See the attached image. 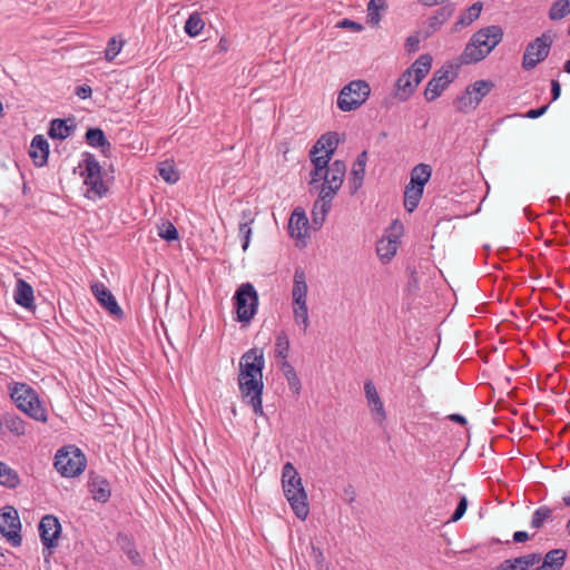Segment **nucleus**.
<instances>
[{
    "mask_svg": "<svg viewBox=\"0 0 570 570\" xmlns=\"http://www.w3.org/2000/svg\"><path fill=\"white\" fill-rule=\"evenodd\" d=\"M264 367V351L258 347L249 348L239 360L238 389L243 400L252 406L256 415L264 414L262 403Z\"/></svg>",
    "mask_w": 570,
    "mask_h": 570,
    "instance_id": "1",
    "label": "nucleus"
},
{
    "mask_svg": "<svg viewBox=\"0 0 570 570\" xmlns=\"http://www.w3.org/2000/svg\"><path fill=\"white\" fill-rule=\"evenodd\" d=\"M346 174V165L343 160H334L326 168V178L320 186V195L312 209V223L320 228L332 208V202L340 190Z\"/></svg>",
    "mask_w": 570,
    "mask_h": 570,
    "instance_id": "2",
    "label": "nucleus"
},
{
    "mask_svg": "<svg viewBox=\"0 0 570 570\" xmlns=\"http://www.w3.org/2000/svg\"><path fill=\"white\" fill-rule=\"evenodd\" d=\"M282 488L294 514L299 520L304 521L309 513L307 493L304 489L302 478L291 462L283 465Z\"/></svg>",
    "mask_w": 570,
    "mask_h": 570,
    "instance_id": "3",
    "label": "nucleus"
},
{
    "mask_svg": "<svg viewBox=\"0 0 570 570\" xmlns=\"http://www.w3.org/2000/svg\"><path fill=\"white\" fill-rule=\"evenodd\" d=\"M503 30L500 26H489L475 32L461 55L463 63H475L483 60L502 40Z\"/></svg>",
    "mask_w": 570,
    "mask_h": 570,
    "instance_id": "4",
    "label": "nucleus"
},
{
    "mask_svg": "<svg viewBox=\"0 0 570 570\" xmlns=\"http://www.w3.org/2000/svg\"><path fill=\"white\" fill-rule=\"evenodd\" d=\"M10 396L17 407L29 417L38 422H47L48 415L46 409L41 405L37 392L26 383H14L10 387Z\"/></svg>",
    "mask_w": 570,
    "mask_h": 570,
    "instance_id": "5",
    "label": "nucleus"
},
{
    "mask_svg": "<svg viewBox=\"0 0 570 570\" xmlns=\"http://www.w3.org/2000/svg\"><path fill=\"white\" fill-rule=\"evenodd\" d=\"M85 454L75 445L59 449L55 456V468L65 478L79 475L86 468Z\"/></svg>",
    "mask_w": 570,
    "mask_h": 570,
    "instance_id": "6",
    "label": "nucleus"
},
{
    "mask_svg": "<svg viewBox=\"0 0 570 570\" xmlns=\"http://www.w3.org/2000/svg\"><path fill=\"white\" fill-rule=\"evenodd\" d=\"M237 321L249 323L258 307V294L252 283L242 284L234 295Z\"/></svg>",
    "mask_w": 570,
    "mask_h": 570,
    "instance_id": "7",
    "label": "nucleus"
},
{
    "mask_svg": "<svg viewBox=\"0 0 570 570\" xmlns=\"http://www.w3.org/2000/svg\"><path fill=\"white\" fill-rule=\"evenodd\" d=\"M370 91L367 82L353 80L341 90L337 97V107L342 111L355 110L366 101Z\"/></svg>",
    "mask_w": 570,
    "mask_h": 570,
    "instance_id": "8",
    "label": "nucleus"
},
{
    "mask_svg": "<svg viewBox=\"0 0 570 570\" xmlns=\"http://www.w3.org/2000/svg\"><path fill=\"white\" fill-rule=\"evenodd\" d=\"M553 38L550 32H543L525 47L522 57V68L524 70L534 69L540 62L546 60L550 53Z\"/></svg>",
    "mask_w": 570,
    "mask_h": 570,
    "instance_id": "9",
    "label": "nucleus"
},
{
    "mask_svg": "<svg viewBox=\"0 0 570 570\" xmlns=\"http://www.w3.org/2000/svg\"><path fill=\"white\" fill-rule=\"evenodd\" d=\"M85 164V184L87 188V197L90 199L101 198L106 196L108 188L102 180L101 167L94 155H83Z\"/></svg>",
    "mask_w": 570,
    "mask_h": 570,
    "instance_id": "10",
    "label": "nucleus"
},
{
    "mask_svg": "<svg viewBox=\"0 0 570 570\" xmlns=\"http://www.w3.org/2000/svg\"><path fill=\"white\" fill-rule=\"evenodd\" d=\"M21 522L18 512L12 507H6L0 512V533L7 538L12 547L21 546Z\"/></svg>",
    "mask_w": 570,
    "mask_h": 570,
    "instance_id": "11",
    "label": "nucleus"
},
{
    "mask_svg": "<svg viewBox=\"0 0 570 570\" xmlns=\"http://www.w3.org/2000/svg\"><path fill=\"white\" fill-rule=\"evenodd\" d=\"M493 83L487 80H478L465 89L458 99V109L468 111L474 109L481 100L491 91Z\"/></svg>",
    "mask_w": 570,
    "mask_h": 570,
    "instance_id": "12",
    "label": "nucleus"
},
{
    "mask_svg": "<svg viewBox=\"0 0 570 570\" xmlns=\"http://www.w3.org/2000/svg\"><path fill=\"white\" fill-rule=\"evenodd\" d=\"M60 532L61 525L55 515L47 514L42 517L39 523V534L45 548L43 553L48 550V557L52 553V549L57 547Z\"/></svg>",
    "mask_w": 570,
    "mask_h": 570,
    "instance_id": "13",
    "label": "nucleus"
},
{
    "mask_svg": "<svg viewBox=\"0 0 570 570\" xmlns=\"http://www.w3.org/2000/svg\"><path fill=\"white\" fill-rule=\"evenodd\" d=\"M455 73L449 69L438 70L432 79L428 82L424 97L428 101H433L445 90V88L454 80Z\"/></svg>",
    "mask_w": 570,
    "mask_h": 570,
    "instance_id": "14",
    "label": "nucleus"
},
{
    "mask_svg": "<svg viewBox=\"0 0 570 570\" xmlns=\"http://www.w3.org/2000/svg\"><path fill=\"white\" fill-rule=\"evenodd\" d=\"M92 294L99 304L106 308L111 315H122V309L118 305L112 293L101 283H96L91 286Z\"/></svg>",
    "mask_w": 570,
    "mask_h": 570,
    "instance_id": "15",
    "label": "nucleus"
},
{
    "mask_svg": "<svg viewBox=\"0 0 570 570\" xmlns=\"http://www.w3.org/2000/svg\"><path fill=\"white\" fill-rule=\"evenodd\" d=\"M340 144V137L337 132L330 131L321 136V138L313 146L311 154L313 156H330L332 158L334 151Z\"/></svg>",
    "mask_w": 570,
    "mask_h": 570,
    "instance_id": "16",
    "label": "nucleus"
},
{
    "mask_svg": "<svg viewBox=\"0 0 570 570\" xmlns=\"http://www.w3.org/2000/svg\"><path fill=\"white\" fill-rule=\"evenodd\" d=\"M314 169L311 171L309 187L312 190L320 193V186L326 178V168L330 163V156H313L309 155Z\"/></svg>",
    "mask_w": 570,
    "mask_h": 570,
    "instance_id": "17",
    "label": "nucleus"
},
{
    "mask_svg": "<svg viewBox=\"0 0 570 570\" xmlns=\"http://www.w3.org/2000/svg\"><path fill=\"white\" fill-rule=\"evenodd\" d=\"M541 561L540 553H529L502 561L494 570H528Z\"/></svg>",
    "mask_w": 570,
    "mask_h": 570,
    "instance_id": "18",
    "label": "nucleus"
},
{
    "mask_svg": "<svg viewBox=\"0 0 570 570\" xmlns=\"http://www.w3.org/2000/svg\"><path fill=\"white\" fill-rule=\"evenodd\" d=\"M29 156L33 164L42 167L48 161L49 144L42 135H36L30 144Z\"/></svg>",
    "mask_w": 570,
    "mask_h": 570,
    "instance_id": "19",
    "label": "nucleus"
},
{
    "mask_svg": "<svg viewBox=\"0 0 570 570\" xmlns=\"http://www.w3.org/2000/svg\"><path fill=\"white\" fill-rule=\"evenodd\" d=\"M364 393L375 419L379 421L384 420L386 416L384 405L372 381L368 380L364 383Z\"/></svg>",
    "mask_w": 570,
    "mask_h": 570,
    "instance_id": "20",
    "label": "nucleus"
},
{
    "mask_svg": "<svg viewBox=\"0 0 570 570\" xmlns=\"http://www.w3.org/2000/svg\"><path fill=\"white\" fill-rule=\"evenodd\" d=\"M417 86L412 79L411 72L404 71L395 82L394 96L404 102L414 94Z\"/></svg>",
    "mask_w": 570,
    "mask_h": 570,
    "instance_id": "21",
    "label": "nucleus"
},
{
    "mask_svg": "<svg viewBox=\"0 0 570 570\" xmlns=\"http://www.w3.org/2000/svg\"><path fill=\"white\" fill-rule=\"evenodd\" d=\"M288 228L292 237L303 238L308 229V218L302 208H295L289 218Z\"/></svg>",
    "mask_w": 570,
    "mask_h": 570,
    "instance_id": "22",
    "label": "nucleus"
},
{
    "mask_svg": "<svg viewBox=\"0 0 570 570\" xmlns=\"http://www.w3.org/2000/svg\"><path fill=\"white\" fill-rule=\"evenodd\" d=\"M13 298L18 305L24 308L31 309L35 307L33 288L21 278L17 281Z\"/></svg>",
    "mask_w": 570,
    "mask_h": 570,
    "instance_id": "23",
    "label": "nucleus"
},
{
    "mask_svg": "<svg viewBox=\"0 0 570 570\" xmlns=\"http://www.w3.org/2000/svg\"><path fill=\"white\" fill-rule=\"evenodd\" d=\"M308 286L306 274L302 267H297L294 272L292 299L293 303L307 302Z\"/></svg>",
    "mask_w": 570,
    "mask_h": 570,
    "instance_id": "24",
    "label": "nucleus"
},
{
    "mask_svg": "<svg viewBox=\"0 0 570 570\" xmlns=\"http://www.w3.org/2000/svg\"><path fill=\"white\" fill-rule=\"evenodd\" d=\"M367 161V153L364 150L361 154H358L357 158L355 159L352 170H351V185H352V193H355L361 186L363 185L364 176H365V167Z\"/></svg>",
    "mask_w": 570,
    "mask_h": 570,
    "instance_id": "25",
    "label": "nucleus"
},
{
    "mask_svg": "<svg viewBox=\"0 0 570 570\" xmlns=\"http://www.w3.org/2000/svg\"><path fill=\"white\" fill-rule=\"evenodd\" d=\"M432 65V57L428 53L422 55L414 61V63L405 71L411 72L412 79L419 85L424 77L429 73Z\"/></svg>",
    "mask_w": 570,
    "mask_h": 570,
    "instance_id": "26",
    "label": "nucleus"
},
{
    "mask_svg": "<svg viewBox=\"0 0 570 570\" xmlns=\"http://www.w3.org/2000/svg\"><path fill=\"white\" fill-rule=\"evenodd\" d=\"M89 489L96 501L107 502L110 498L109 482L101 476H91L89 481Z\"/></svg>",
    "mask_w": 570,
    "mask_h": 570,
    "instance_id": "27",
    "label": "nucleus"
},
{
    "mask_svg": "<svg viewBox=\"0 0 570 570\" xmlns=\"http://www.w3.org/2000/svg\"><path fill=\"white\" fill-rule=\"evenodd\" d=\"M567 552L563 549L550 550L543 558V562L534 570H560L566 561Z\"/></svg>",
    "mask_w": 570,
    "mask_h": 570,
    "instance_id": "28",
    "label": "nucleus"
},
{
    "mask_svg": "<svg viewBox=\"0 0 570 570\" xmlns=\"http://www.w3.org/2000/svg\"><path fill=\"white\" fill-rule=\"evenodd\" d=\"M85 138L89 146L100 148L105 155L111 149V144L100 128H89L85 134Z\"/></svg>",
    "mask_w": 570,
    "mask_h": 570,
    "instance_id": "29",
    "label": "nucleus"
},
{
    "mask_svg": "<svg viewBox=\"0 0 570 570\" xmlns=\"http://www.w3.org/2000/svg\"><path fill=\"white\" fill-rule=\"evenodd\" d=\"M75 126L68 125L65 119H53L50 122V128L48 130V135L52 139H66L73 131Z\"/></svg>",
    "mask_w": 570,
    "mask_h": 570,
    "instance_id": "30",
    "label": "nucleus"
},
{
    "mask_svg": "<svg viewBox=\"0 0 570 570\" xmlns=\"http://www.w3.org/2000/svg\"><path fill=\"white\" fill-rule=\"evenodd\" d=\"M432 175V168L428 164H419L411 171V185L424 188Z\"/></svg>",
    "mask_w": 570,
    "mask_h": 570,
    "instance_id": "31",
    "label": "nucleus"
},
{
    "mask_svg": "<svg viewBox=\"0 0 570 570\" xmlns=\"http://www.w3.org/2000/svg\"><path fill=\"white\" fill-rule=\"evenodd\" d=\"M0 484L8 489H16L20 484L18 473L2 461H0Z\"/></svg>",
    "mask_w": 570,
    "mask_h": 570,
    "instance_id": "32",
    "label": "nucleus"
},
{
    "mask_svg": "<svg viewBox=\"0 0 570 570\" xmlns=\"http://www.w3.org/2000/svg\"><path fill=\"white\" fill-rule=\"evenodd\" d=\"M423 189L424 188L411 184L406 185L404 190V207L407 212H413L417 207L423 195Z\"/></svg>",
    "mask_w": 570,
    "mask_h": 570,
    "instance_id": "33",
    "label": "nucleus"
},
{
    "mask_svg": "<svg viewBox=\"0 0 570 570\" xmlns=\"http://www.w3.org/2000/svg\"><path fill=\"white\" fill-rule=\"evenodd\" d=\"M396 250L397 240L396 238L392 239L391 237L381 239L376 247L377 255L384 263L390 262L396 254Z\"/></svg>",
    "mask_w": 570,
    "mask_h": 570,
    "instance_id": "34",
    "label": "nucleus"
},
{
    "mask_svg": "<svg viewBox=\"0 0 570 570\" xmlns=\"http://www.w3.org/2000/svg\"><path fill=\"white\" fill-rule=\"evenodd\" d=\"M278 366L279 370L283 372L285 379L287 380L289 389L298 393L301 390V380L295 368L288 361H279Z\"/></svg>",
    "mask_w": 570,
    "mask_h": 570,
    "instance_id": "35",
    "label": "nucleus"
},
{
    "mask_svg": "<svg viewBox=\"0 0 570 570\" xmlns=\"http://www.w3.org/2000/svg\"><path fill=\"white\" fill-rule=\"evenodd\" d=\"M242 215L243 220L239 223L238 226V235L243 240L242 248L243 250H246L250 242L252 228L249 224L253 222V218L250 217V210H243Z\"/></svg>",
    "mask_w": 570,
    "mask_h": 570,
    "instance_id": "36",
    "label": "nucleus"
},
{
    "mask_svg": "<svg viewBox=\"0 0 570 570\" xmlns=\"http://www.w3.org/2000/svg\"><path fill=\"white\" fill-rule=\"evenodd\" d=\"M482 11V3L475 2L470 8H468L466 12L460 17L454 26V30L458 31L463 27L471 24L474 20L480 17Z\"/></svg>",
    "mask_w": 570,
    "mask_h": 570,
    "instance_id": "37",
    "label": "nucleus"
},
{
    "mask_svg": "<svg viewBox=\"0 0 570 570\" xmlns=\"http://www.w3.org/2000/svg\"><path fill=\"white\" fill-rule=\"evenodd\" d=\"M293 315L295 322L302 326L303 333H306L309 326L307 302L293 303Z\"/></svg>",
    "mask_w": 570,
    "mask_h": 570,
    "instance_id": "38",
    "label": "nucleus"
},
{
    "mask_svg": "<svg viewBox=\"0 0 570 570\" xmlns=\"http://www.w3.org/2000/svg\"><path fill=\"white\" fill-rule=\"evenodd\" d=\"M289 338L285 331H281L275 340L274 353L275 357L281 361H287L289 354Z\"/></svg>",
    "mask_w": 570,
    "mask_h": 570,
    "instance_id": "39",
    "label": "nucleus"
},
{
    "mask_svg": "<svg viewBox=\"0 0 570 570\" xmlns=\"http://www.w3.org/2000/svg\"><path fill=\"white\" fill-rule=\"evenodd\" d=\"M387 8L385 0H370L367 3V23L377 26L381 16L380 12Z\"/></svg>",
    "mask_w": 570,
    "mask_h": 570,
    "instance_id": "40",
    "label": "nucleus"
},
{
    "mask_svg": "<svg viewBox=\"0 0 570 570\" xmlns=\"http://www.w3.org/2000/svg\"><path fill=\"white\" fill-rule=\"evenodd\" d=\"M205 27V22L198 12H193L185 22L184 30L189 37H197Z\"/></svg>",
    "mask_w": 570,
    "mask_h": 570,
    "instance_id": "41",
    "label": "nucleus"
},
{
    "mask_svg": "<svg viewBox=\"0 0 570 570\" xmlns=\"http://www.w3.org/2000/svg\"><path fill=\"white\" fill-rule=\"evenodd\" d=\"M570 14V0H556L549 10V19L559 21Z\"/></svg>",
    "mask_w": 570,
    "mask_h": 570,
    "instance_id": "42",
    "label": "nucleus"
},
{
    "mask_svg": "<svg viewBox=\"0 0 570 570\" xmlns=\"http://www.w3.org/2000/svg\"><path fill=\"white\" fill-rule=\"evenodd\" d=\"M159 176L168 184H175L179 180V173L176 170L175 166L169 161H164L159 164L158 167Z\"/></svg>",
    "mask_w": 570,
    "mask_h": 570,
    "instance_id": "43",
    "label": "nucleus"
},
{
    "mask_svg": "<svg viewBox=\"0 0 570 570\" xmlns=\"http://www.w3.org/2000/svg\"><path fill=\"white\" fill-rule=\"evenodd\" d=\"M552 509L548 505H541L534 510L531 519V527L534 529H540L543 523L551 519Z\"/></svg>",
    "mask_w": 570,
    "mask_h": 570,
    "instance_id": "44",
    "label": "nucleus"
},
{
    "mask_svg": "<svg viewBox=\"0 0 570 570\" xmlns=\"http://www.w3.org/2000/svg\"><path fill=\"white\" fill-rule=\"evenodd\" d=\"M454 12V7L452 4H446L442 7L438 13L431 18V26L432 27H440L443 24L446 20L450 19V17Z\"/></svg>",
    "mask_w": 570,
    "mask_h": 570,
    "instance_id": "45",
    "label": "nucleus"
},
{
    "mask_svg": "<svg viewBox=\"0 0 570 570\" xmlns=\"http://www.w3.org/2000/svg\"><path fill=\"white\" fill-rule=\"evenodd\" d=\"M8 430L17 436L26 434V422L19 416H10L6 421Z\"/></svg>",
    "mask_w": 570,
    "mask_h": 570,
    "instance_id": "46",
    "label": "nucleus"
},
{
    "mask_svg": "<svg viewBox=\"0 0 570 570\" xmlns=\"http://www.w3.org/2000/svg\"><path fill=\"white\" fill-rule=\"evenodd\" d=\"M122 46H124L122 41H117L116 38H111L108 41L107 48L105 50L106 60L112 61L121 51Z\"/></svg>",
    "mask_w": 570,
    "mask_h": 570,
    "instance_id": "47",
    "label": "nucleus"
},
{
    "mask_svg": "<svg viewBox=\"0 0 570 570\" xmlns=\"http://www.w3.org/2000/svg\"><path fill=\"white\" fill-rule=\"evenodd\" d=\"M158 235L167 242L177 240L179 238L177 228L169 222L163 225Z\"/></svg>",
    "mask_w": 570,
    "mask_h": 570,
    "instance_id": "48",
    "label": "nucleus"
},
{
    "mask_svg": "<svg viewBox=\"0 0 570 570\" xmlns=\"http://www.w3.org/2000/svg\"><path fill=\"white\" fill-rule=\"evenodd\" d=\"M468 508V500L465 497H462L456 505L455 511L453 512L450 521L456 522L459 521L465 513Z\"/></svg>",
    "mask_w": 570,
    "mask_h": 570,
    "instance_id": "49",
    "label": "nucleus"
},
{
    "mask_svg": "<svg viewBox=\"0 0 570 570\" xmlns=\"http://www.w3.org/2000/svg\"><path fill=\"white\" fill-rule=\"evenodd\" d=\"M337 27L345 28V29H351V30L357 31V32L363 30V26L362 24H360L358 22L352 21L350 19H343L342 21H340L337 23Z\"/></svg>",
    "mask_w": 570,
    "mask_h": 570,
    "instance_id": "50",
    "label": "nucleus"
},
{
    "mask_svg": "<svg viewBox=\"0 0 570 570\" xmlns=\"http://www.w3.org/2000/svg\"><path fill=\"white\" fill-rule=\"evenodd\" d=\"M91 94H92V89L88 85L78 86L76 88V95L80 99H87V98H89L91 96Z\"/></svg>",
    "mask_w": 570,
    "mask_h": 570,
    "instance_id": "51",
    "label": "nucleus"
},
{
    "mask_svg": "<svg viewBox=\"0 0 570 570\" xmlns=\"http://www.w3.org/2000/svg\"><path fill=\"white\" fill-rule=\"evenodd\" d=\"M419 45H420V39L417 36L407 37L405 47L409 52L416 51L419 49Z\"/></svg>",
    "mask_w": 570,
    "mask_h": 570,
    "instance_id": "52",
    "label": "nucleus"
},
{
    "mask_svg": "<svg viewBox=\"0 0 570 570\" xmlns=\"http://www.w3.org/2000/svg\"><path fill=\"white\" fill-rule=\"evenodd\" d=\"M548 105L546 106H542L540 108H535V109H530L528 110V112L525 114V117L528 118H531V119H535V118H539L541 117L543 114H546V111L548 110Z\"/></svg>",
    "mask_w": 570,
    "mask_h": 570,
    "instance_id": "53",
    "label": "nucleus"
},
{
    "mask_svg": "<svg viewBox=\"0 0 570 570\" xmlns=\"http://www.w3.org/2000/svg\"><path fill=\"white\" fill-rule=\"evenodd\" d=\"M126 554L128 557V559L134 563V564H140L141 563V558H140V554L138 553V551L134 548H129L127 551H126Z\"/></svg>",
    "mask_w": 570,
    "mask_h": 570,
    "instance_id": "54",
    "label": "nucleus"
},
{
    "mask_svg": "<svg viewBox=\"0 0 570 570\" xmlns=\"http://www.w3.org/2000/svg\"><path fill=\"white\" fill-rule=\"evenodd\" d=\"M561 95V86L558 80L551 81V96L552 101H556Z\"/></svg>",
    "mask_w": 570,
    "mask_h": 570,
    "instance_id": "55",
    "label": "nucleus"
},
{
    "mask_svg": "<svg viewBox=\"0 0 570 570\" xmlns=\"http://www.w3.org/2000/svg\"><path fill=\"white\" fill-rule=\"evenodd\" d=\"M529 540V534L525 531H515L513 533V541L517 543L525 542Z\"/></svg>",
    "mask_w": 570,
    "mask_h": 570,
    "instance_id": "56",
    "label": "nucleus"
},
{
    "mask_svg": "<svg viewBox=\"0 0 570 570\" xmlns=\"http://www.w3.org/2000/svg\"><path fill=\"white\" fill-rule=\"evenodd\" d=\"M449 419H450L452 422L459 423V424H461V425L466 424V419H465L463 415H461V414H456V413L451 414V415L449 416Z\"/></svg>",
    "mask_w": 570,
    "mask_h": 570,
    "instance_id": "57",
    "label": "nucleus"
},
{
    "mask_svg": "<svg viewBox=\"0 0 570 570\" xmlns=\"http://www.w3.org/2000/svg\"><path fill=\"white\" fill-rule=\"evenodd\" d=\"M444 0H421V2L424 4V6H428V7H432V6H435L440 2H443Z\"/></svg>",
    "mask_w": 570,
    "mask_h": 570,
    "instance_id": "58",
    "label": "nucleus"
},
{
    "mask_svg": "<svg viewBox=\"0 0 570 570\" xmlns=\"http://www.w3.org/2000/svg\"><path fill=\"white\" fill-rule=\"evenodd\" d=\"M562 502L566 507H570V492L562 497Z\"/></svg>",
    "mask_w": 570,
    "mask_h": 570,
    "instance_id": "59",
    "label": "nucleus"
},
{
    "mask_svg": "<svg viewBox=\"0 0 570 570\" xmlns=\"http://www.w3.org/2000/svg\"><path fill=\"white\" fill-rule=\"evenodd\" d=\"M563 68H564V71H566V72L570 73V59L566 61V63H564V67H563Z\"/></svg>",
    "mask_w": 570,
    "mask_h": 570,
    "instance_id": "60",
    "label": "nucleus"
},
{
    "mask_svg": "<svg viewBox=\"0 0 570 570\" xmlns=\"http://www.w3.org/2000/svg\"><path fill=\"white\" fill-rule=\"evenodd\" d=\"M566 531H567L568 535L570 537V519L566 523Z\"/></svg>",
    "mask_w": 570,
    "mask_h": 570,
    "instance_id": "61",
    "label": "nucleus"
},
{
    "mask_svg": "<svg viewBox=\"0 0 570 570\" xmlns=\"http://www.w3.org/2000/svg\"><path fill=\"white\" fill-rule=\"evenodd\" d=\"M568 33H569V36H570V24H569Z\"/></svg>",
    "mask_w": 570,
    "mask_h": 570,
    "instance_id": "62",
    "label": "nucleus"
}]
</instances>
